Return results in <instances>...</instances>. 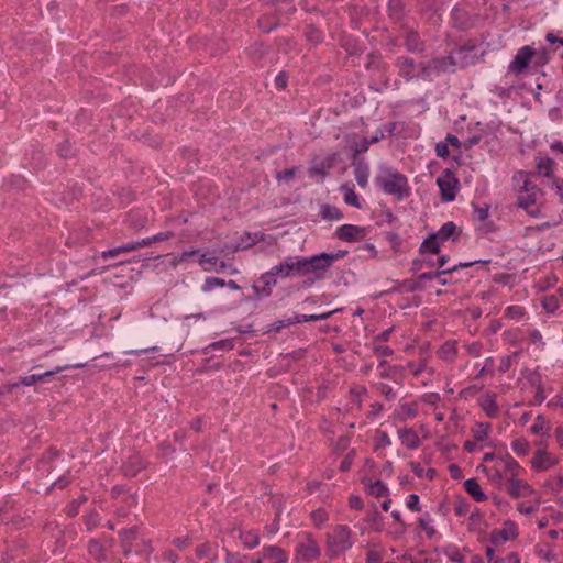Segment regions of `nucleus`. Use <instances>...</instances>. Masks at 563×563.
<instances>
[{
  "mask_svg": "<svg viewBox=\"0 0 563 563\" xmlns=\"http://www.w3.org/2000/svg\"><path fill=\"white\" fill-rule=\"evenodd\" d=\"M311 520L317 528H321L328 521V514L324 509L319 508L310 514Z\"/></svg>",
  "mask_w": 563,
  "mask_h": 563,
  "instance_id": "39",
  "label": "nucleus"
},
{
  "mask_svg": "<svg viewBox=\"0 0 563 563\" xmlns=\"http://www.w3.org/2000/svg\"><path fill=\"white\" fill-rule=\"evenodd\" d=\"M225 282L218 277H207L201 286L203 292H210L218 287H224Z\"/></svg>",
  "mask_w": 563,
  "mask_h": 563,
  "instance_id": "34",
  "label": "nucleus"
},
{
  "mask_svg": "<svg viewBox=\"0 0 563 563\" xmlns=\"http://www.w3.org/2000/svg\"><path fill=\"white\" fill-rule=\"evenodd\" d=\"M539 509V501L537 500L533 505H525V504H518L517 505V510L520 512V514H523V515H530V514H533L536 512L537 510Z\"/></svg>",
  "mask_w": 563,
  "mask_h": 563,
  "instance_id": "44",
  "label": "nucleus"
},
{
  "mask_svg": "<svg viewBox=\"0 0 563 563\" xmlns=\"http://www.w3.org/2000/svg\"><path fill=\"white\" fill-rule=\"evenodd\" d=\"M487 477L488 483L497 489H501L504 481H508V476L515 472H521L519 463L509 454L496 455L494 453H485L483 463L477 467Z\"/></svg>",
  "mask_w": 563,
  "mask_h": 563,
  "instance_id": "1",
  "label": "nucleus"
},
{
  "mask_svg": "<svg viewBox=\"0 0 563 563\" xmlns=\"http://www.w3.org/2000/svg\"><path fill=\"white\" fill-rule=\"evenodd\" d=\"M368 146H369L368 140L364 139L362 141L361 145H358V144L355 145L354 151H355L356 154L364 153V152H366L368 150Z\"/></svg>",
  "mask_w": 563,
  "mask_h": 563,
  "instance_id": "58",
  "label": "nucleus"
},
{
  "mask_svg": "<svg viewBox=\"0 0 563 563\" xmlns=\"http://www.w3.org/2000/svg\"><path fill=\"white\" fill-rule=\"evenodd\" d=\"M530 464L536 472H547L559 464V459L544 448H540L533 453Z\"/></svg>",
  "mask_w": 563,
  "mask_h": 563,
  "instance_id": "9",
  "label": "nucleus"
},
{
  "mask_svg": "<svg viewBox=\"0 0 563 563\" xmlns=\"http://www.w3.org/2000/svg\"><path fill=\"white\" fill-rule=\"evenodd\" d=\"M269 271L276 278L277 277H280V278L290 277L288 258L286 257L284 262L272 267Z\"/></svg>",
  "mask_w": 563,
  "mask_h": 563,
  "instance_id": "36",
  "label": "nucleus"
},
{
  "mask_svg": "<svg viewBox=\"0 0 563 563\" xmlns=\"http://www.w3.org/2000/svg\"><path fill=\"white\" fill-rule=\"evenodd\" d=\"M537 55L536 51L527 45L518 49L515 55L512 62L508 66V71L516 76L522 74L529 66V64L533 60V57Z\"/></svg>",
  "mask_w": 563,
  "mask_h": 563,
  "instance_id": "8",
  "label": "nucleus"
},
{
  "mask_svg": "<svg viewBox=\"0 0 563 563\" xmlns=\"http://www.w3.org/2000/svg\"><path fill=\"white\" fill-rule=\"evenodd\" d=\"M332 312L321 313V314H297L294 317L296 323L309 322V321H320L328 319Z\"/></svg>",
  "mask_w": 563,
  "mask_h": 563,
  "instance_id": "38",
  "label": "nucleus"
},
{
  "mask_svg": "<svg viewBox=\"0 0 563 563\" xmlns=\"http://www.w3.org/2000/svg\"><path fill=\"white\" fill-rule=\"evenodd\" d=\"M297 168H287L283 172H278L276 177L278 181H285L288 183L295 175Z\"/></svg>",
  "mask_w": 563,
  "mask_h": 563,
  "instance_id": "47",
  "label": "nucleus"
},
{
  "mask_svg": "<svg viewBox=\"0 0 563 563\" xmlns=\"http://www.w3.org/2000/svg\"><path fill=\"white\" fill-rule=\"evenodd\" d=\"M454 65L455 62L451 56L441 59H433L429 66L421 68V75L427 77L431 70L445 71Z\"/></svg>",
  "mask_w": 563,
  "mask_h": 563,
  "instance_id": "19",
  "label": "nucleus"
},
{
  "mask_svg": "<svg viewBox=\"0 0 563 563\" xmlns=\"http://www.w3.org/2000/svg\"><path fill=\"white\" fill-rule=\"evenodd\" d=\"M377 439H378L379 445L388 446L391 444L389 437L385 432H379L377 435Z\"/></svg>",
  "mask_w": 563,
  "mask_h": 563,
  "instance_id": "57",
  "label": "nucleus"
},
{
  "mask_svg": "<svg viewBox=\"0 0 563 563\" xmlns=\"http://www.w3.org/2000/svg\"><path fill=\"white\" fill-rule=\"evenodd\" d=\"M367 229L360 225L343 224L335 230V236L346 242H357L367 234Z\"/></svg>",
  "mask_w": 563,
  "mask_h": 563,
  "instance_id": "13",
  "label": "nucleus"
},
{
  "mask_svg": "<svg viewBox=\"0 0 563 563\" xmlns=\"http://www.w3.org/2000/svg\"><path fill=\"white\" fill-rule=\"evenodd\" d=\"M240 539L245 548L247 549H254L260 544V537L258 534L253 531H243L240 533Z\"/></svg>",
  "mask_w": 563,
  "mask_h": 563,
  "instance_id": "28",
  "label": "nucleus"
},
{
  "mask_svg": "<svg viewBox=\"0 0 563 563\" xmlns=\"http://www.w3.org/2000/svg\"><path fill=\"white\" fill-rule=\"evenodd\" d=\"M530 431L536 435L549 437L550 431H551V426H550L549 421H547L543 416H538L534 419L533 424L530 428Z\"/></svg>",
  "mask_w": 563,
  "mask_h": 563,
  "instance_id": "24",
  "label": "nucleus"
},
{
  "mask_svg": "<svg viewBox=\"0 0 563 563\" xmlns=\"http://www.w3.org/2000/svg\"><path fill=\"white\" fill-rule=\"evenodd\" d=\"M455 231H456V225L449 221V222H445L439 230L437 233H434L437 235V238H439L442 242L444 241H448L450 238H453L454 234H455Z\"/></svg>",
  "mask_w": 563,
  "mask_h": 563,
  "instance_id": "31",
  "label": "nucleus"
},
{
  "mask_svg": "<svg viewBox=\"0 0 563 563\" xmlns=\"http://www.w3.org/2000/svg\"><path fill=\"white\" fill-rule=\"evenodd\" d=\"M349 505L351 508L356 509V510H361L364 506L361 497L355 496V495L350 496Z\"/></svg>",
  "mask_w": 563,
  "mask_h": 563,
  "instance_id": "51",
  "label": "nucleus"
},
{
  "mask_svg": "<svg viewBox=\"0 0 563 563\" xmlns=\"http://www.w3.org/2000/svg\"><path fill=\"white\" fill-rule=\"evenodd\" d=\"M70 368V366L66 365V366H57L55 367L54 369L52 371H47L45 373H42V374H33V375H29V376H24L21 378L20 380V385H23V386H32L38 382H42L44 380L45 378L47 377H51L55 374H58L65 369H68ZM19 384H14L13 387H18Z\"/></svg>",
  "mask_w": 563,
  "mask_h": 563,
  "instance_id": "16",
  "label": "nucleus"
},
{
  "mask_svg": "<svg viewBox=\"0 0 563 563\" xmlns=\"http://www.w3.org/2000/svg\"><path fill=\"white\" fill-rule=\"evenodd\" d=\"M346 255V251H338L331 253H320L306 257V267L308 276H313L314 279H321L324 277L328 269L332 264L343 258Z\"/></svg>",
  "mask_w": 563,
  "mask_h": 563,
  "instance_id": "5",
  "label": "nucleus"
},
{
  "mask_svg": "<svg viewBox=\"0 0 563 563\" xmlns=\"http://www.w3.org/2000/svg\"><path fill=\"white\" fill-rule=\"evenodd\" d=\"M367 492L372 496L384 497L388 494V488L383 482L376 481L367 486Z\"/></svg>",
  "mask_w": 563,
  "mask_h": 563,
  "instance_id": "33",
  "label": "nucleus"
},
{
  "mask_svg": "<svg viewBox=\"0 0 563 563\" xmlns=\"http://www.w3.org/2000/svg\"><path fill=\"white\" fill-rule=\"evenodd\" d=\"M406 506L411 511H420V499L417 494H410L406 500Z\"/></svg>",
  "mask_w": 563,
  "mask_h": 563,
  "instance_id": "41",
  "label": "nucleus"
},
{
  "mask_svg": "<svg viewBox=\"0 0 563 563\" xmlns=\"http://www.w3.org/2000/svg\"><path fill=\"white\" fill-rule=\"evenodd\" d=\"M277 283L276 277L272 274L271 271L264 273L257 284L253 285V289L256 292L257 296L264 295L269 296L272 292L273 286H275Z\"/></svg>",
  "mask_w": 563,
  "mask_h": 563,
  "instance_id": "15",
  "label": "nucleus"
},
{
  "mask_svg": "<svg viewBox=\"0 0 563 563\" xmlns=\"http://www.w3.org/2000/svg\"><path fill=\"white\" fill-rule=\"evenodd\" d=\"M489 430H490L489 423H483V422L477 423L475 429L473 430L474 439L478 442L486 440L488 438Z\"/></svg>",
  "mask_w": 563,
  "mask_h": 563,
  "instance_id": "37",
  "label": "nucleus"
},
{
  "mask_svg": "<svg viewBox=\"0 0 563 563\" xmlns=\"http://www.w3.org/2000/svg\"><path fill=\"white\" fill-rule=\"evenodd\" d=\"M375 180L384 192L398 200H402L411 192L407 177L391 167H382Z\"/></svg>",
  "mask_w": 563,
  "mask_h": 563,
  "instance_id": "2",
  "label": "nucleus"
},
{
  "mask_svg": "<svg viewBox=\"0 0 563 563\" xmlns=\"http://www.w3.org/2000/svg\"><path fill=\"white\" fill-rule=\"evenodd\" d=\"M506 563H521L520 558L516 553H510L505 559Z\"/></svg>",
  "mask_w": 563,
  "mask_h": 563,
  "instance_id": "63",
  "label": "nucleus"
},
{
  "mask_svg": "<svg viewBox=\"0 0 563 563\" xmlns=\"http://www.w3.org/2000/svg\"><path fill=\"white\" fill-rule=\"evenodd\" d=\"M435 153L439 157L446 158L450 154L448 143H438L435 145Z\"/></svg>",
  "mask_w": 563,
  "mask_h": 563,
  "instance_id": "50",
  "label": "nucleus"
},
{
  "mask_svg": "<svg viewBox=\"0 0 563 563\" xmlns=\"http://www.w3.org/2000/svg\"><path fill=\"white\" fill-rule=\"evenodd\" d=\"M443 243L435 234H431L427 238L420 246L421 252H430L433 254L439 253L440 244Z\"/></svg>",
  "mask_w": 563,
  "mask_h": 563,
  "instance_id": "27",
  "label": "nucleus"
},
{
  "mask_svg": "<svg viewBox=\"0 0 563 563\" xmlns=\"http://www.w3.org/2000/svg\"><path fill=\"white\" fill-rule=\"evenodd\" d=\"M322 216H323V218L329 219V220H340L343 217L340 209H338L334 206H329V205H327L322 208Z\"/></svg>",
  "mask_w": 563,
  "mask_h": 563,
  "instance_id": "40",
  "label": "nucleus"
},
{
  "mask_svg": "<svg viewBox=\"0 0 563 563\" xmlns=\"http://www.w3.org/2000/svg\"><path fill=\"white\" fill-rule=\"evenodd\" d=\"M418 525L422 531L428 536V538H432L435 534V528L433 526V520L429 514L421 516L418 519Z\"/></svg>",
  "mask_w": 563,
  "mask_h": 563,
  "instance_id": "30",
  "label": "nucleus"
},
{
  "mask_svg": "<svg viewBox=\"0 0 563 563\" xmlns=\"http://www.w3.org/2000/svg\"><path fill=\"white\" fill-rule=\"evenodd\" d=\"M275 84L278 88L284 89L286 87V77L284 74H279L275 78Z\"/></svg>",
  "mask_w": 563,
  "mask_h": 563,
  "instance_id": "60",
  "label": "nucleus"
},
{
  "mask_svg": "<svg viewBox=\"0 0 563 563\" xmlns=\"http://www.w3.org/2000/svg\"><path fill=\"white\" fill-rule=\"evenodd\" d=\"M518 537V526L512 520H506L501 528L492 532V540L495 544L512 541Z\"/></svg>",
  "mask_w": 563,
  "mask_h": 563,
  "instance_id": "12",
  "label": "nucleus"
},
{
  "mask_svg": "<svg viewBox=\"0 0 563 563\" xmlns=\"http://www.w3.org/2000/svg\"><path fill=\"white\" fill-rule=\"evenodd\" d=\"M398 437L402 445L410 450H416L420 446V439L413 429L405 428L398 430Z\"/></svg>",
  "mask_w": 563,
  "mask_h": 563,
  "instance_id": "18",
  "label": "nucleus"
},
{
  "mask_svg": "<svg viewBox=\"0 0 563 563\" xmlns=\"http://www.w3.org/2000/svg\"><path fill=\"white\" fill-rule=\"evenodd\" d=\"M132 246H135V251L136 250H140L142 247H146L148 245H151L153 243V240H152V236L151 238H147V239H142L140 241H136V242H130Z\"/></svg>",
  "mask_w": 563,
  "mask_h": 563,
  "instance_id": "54",
  "label": "nucleus"
},
{
  "mask_svg": "<svg viewBox=\"0 0 563 563\" xmlns=\"http://www.w3.org/2000/svg\"><path fill=\"white\" fill-rule=\"evenodd\" d=\"M470 510V505L465 500H457L454 505V511L457 516H465Z\"/></svg>",
  "mask_w": 563,
  "mask_h": 563,
  "instance_id": "48",
  "label": "nucleus"
},
{
  "mask_svg": "<svg viewBox=\"0 0 563 563\" xmlns=\"http://www.w3.org/2000/svg\"><path fill=\"white\" fill-rule=\"evenodd\" d=\"M543 308L549 312H554L559 308L558 299L553 296L545 297L542 300Z\"/></svg>",
  "mask_w": 563,
  "mask_h": 563,
  "instance_id": "42",
  "label": "nucleus"
},
{
  "mask_svg": "<svg viewBox=\"0 0 563 563\" xmlns=\"http://www.w3.org/2000/svg\"><path fill=\"white\" fill-rule=\"evenodd\" d=\"M225 563H244V558L239 553H228L225 558Z\"/></svg>",
  "mask_w": 563,
  "mask_h": 563,
  "instance_id": "53",
  "label": "nucleus"
},
{
  "mask_svg": "<svg viewBox=\"0 0 563 563\" xmlns=\"http://www.w3.org/2000/svg\"><path fill=\"white\" fill-rule=\"evenodd\" d=\"M391 516H393V518H395L399 522V531H398V533L399 534L405 533L406 527H405V523L401 521L400 512L398 510H395V511L391 512Z\"/></svg>",
  "mask_w": 563,
  "mask_h": 563,
  "instance_id": "56",
  "label": "nucleus"
},
{
  "mask_svg": "<svg viewBox=\"0 0 563 563\" xmlns=\"http://www.w3.org/2000/svg\"><path fill=\"white\" fill-rule=\"evenodd\" d=\"M545 40L551 44L559 43L561 46H563V36L559 37L553 33H548Z\"/></svg>",
  "mask_w": 563,
  "mask_h": 563,
  "instance_id": "59",
  "label": "nucleus"
},
{
  "mask_svg": "<svg viewBox=\"0 0 563 563\" xmlns=\"http://www.w3.org/2000/svg\"><path fill=\"white\" fill-rule=\"evenodd\" d=\"M199 265L205 272L221 273L229 269L231 274H238V269L235 267L221 261L214 252L202 253L199 258Z\"/></svg>",
  "mask_w": 563,
  "mask_h": 563,
  "instance_id": "10",
  "label": "nucleus"
},
{
  "mask_svg": "<svg viewBox=\"0 0 563 563\" xmlns=\"http://www.w3.org/2000/svg\"><path fill=\"white\" fill-rule=\"evenodd\" d=\"M174 235L173 232H161L152 236L153 242H161L170 239Z\"/></svg>",
  "mask_w": 563,
  "mask_h": 563,
  "instance_id": "55",
  "label": "nucleus"
},
{
  "mask_svg": "<svg viewBox=\"0 0 563 563\" xmlns=\"http://www.w3.org/2000/svg\"><path fill=\"white\" fill-rule=\"evenodd\" d=\"M340 191L343 195V199H344L345 203H347L354 208H357V209L362 208L358 196L356 195V192L354 191V189L351 185H349V184L342 185L340 187Z\"/></svg>",
  "mask_w": 563,
  "mask_h": 563,
  "instance_id": "23",
  "label": "nucleus"
},
{
  "mask_svg": "<svg viewBox=\"0 0 563 563\" xmlns=\"http://www.w3.org/2000/svg\"><path fill=\"white\" fill-rule=\"evenodd\" d=\"M474 263L473 262H468V263H460L459 265H455L451 268H446V269H442L441 272H435V273H423L421 275V278L422 279H431V278H439L441 275H444L446 273H451V272H454L456 271L459 267H468V266H472Z\"/></svg>",
  "mask_w": 563,
  "mask_h": 563,
  "instance_id": "35",
  "label": "nucleus"
},
{
  "mask_svg": "<svg viewBox=\"0 0 563 563\" xmlns=\"http://www.w3.org/2000/svg\"><path fill=\"white\" fill-rule=\"evenodd\" d=\"M89 552L97 560H101L103 558L102 548H101L100 543L97 541H91L89 543Z\"/></svg>",
  "mask_w": 563,
  "mask_h": 563,
  "instance_id": "46",
  "label": "nucleus"
},
{
  "mask_svg": "<svg viewBox=\"0 0 563 563\" xmlns=\"http://www.w3.org/2000/svg\"><path fill=\"white\" fill-rule=\"evenodd\" d=\"M353 545L352 531L347 526H335L325 536L327 555L335 559L351 549Z\"/></svg>",
  "mask_w": 563,
  "mask_h": 563,
  "instance_id": "4",
  "label": "nucleus"
},
{
  "mask_svg": "<svg viewBox=\"0 0 563 563\" xmlns=\"http://www.w3.org/2000/svg\"><path fill=\"white\" fill-rule=\"evenodd\" d=\"M554 162L549 157H538L537 158V169L538 173L544 177H551L554 172Z\"/></svg>",
  "mask_w": 563,
  "mask_h": 563,
  "instance_id": "26",
  "label": "nucleus"
},
{
  "mask_svg": "<svg viewBox=\"0 0 563 563\" xmlns=\"http://www.w3.org/2000/svg\"><path fill=\"white\" fill-rule=\"evenodd\" d=\"M399 74L402 76L406 80H410L415 75V63L412 59L401 57L397 62Z\"/></svg>",
  "mask_w": 563,
  "mask_h": 563,
  "instance_id": "25",
  "label": "nucleus"
},
{
  "mask_svg": "<svg viewBox=\"0 0 563 563\" xmlns=\"http://www.w3.org/2000/svg\"><path fill=\"white\" fill-rule=\"evenodd\" d=\"M555 439H556L558 444L561 448H563V429L562 428H558L555 430Z\"/></svg>",
  "mask_w": 563,
  "mask_h": 563,
  "instance_id": "64",
  "label": "nucleus"
},
{
  "mask_svg": "<svg viewBox=\"0 0 563 563\" xmlns=\"http://www.w3.org/2000/svg\"><path fill=\"white\" fill-rule=\"evenodd\" d=\"M288 264H289V273L290 277L298 276H308L307 274V267H306V257L301 256H288Z\"/></svg>",
  "mask_w": 563,
  "mask_h": 563,
  "instance_id": "22",
  "label": "nucleus"
},
{
  "mask_svg": "<svg viewBox=\"0 0 563 563\" xmlns=\"http://www.w3.org/2000/svg\"><path fill=\"white\" fill-rule=\"evenodd\" d=\"M321 555V549L317 542V540L310 534H302L295 550V561L299 563H310L316 561Z\"/></svg>",
  "mask_w": 563,
  "mask_h": 563,
  "instance_id": "6",
  "label": "nucleus"
},
{
  "mask_svg": "<svg viewBox=\"0 0 563 563\" xmlns=\"http://www.w3.org/2000/svg\"><path fill=\"white\" fill-rule=\"evenodd\" d=\"M464 488L467 494L477 503H482L487 499V495L484 493L476 478L466 479L464 482Z\"/></svg>",
  "mask_w": 563,
  "mask_h": 563,
  "instance_id": "20",
  "label": "nucleus"
},
{
  "mask_svg": "<svg viewBox=\"0 0 563 563\" xmlns=\"http://www.w3.org/2000/svg\"><path fill=\"white\" fill-rule=\"evenodd\" d=\"M478 405L483 409V411L490 418L496 417L498 415V405L496 402L495 394L490 391L484 393L478 398Z\"/></svg>",
  "mask_w": 563,
  "mask_h": 563,
  "instance_id": "17",
  "label": "nucleus"
},
{
  "mask_svg": "<svg viewBox=\"0 0 563 563\" xmlns=\"http://www.w3.org/2000/svg\"><path fill=\"white\" fill-rule=\"evenodd\" d=\"M263 558L269 563H287V552L277 545H265L262 548Z\"/></svg>",
  "mask_w": 563,
  "mask_h": 563,
  "instance_id": "14",
  "label": "nucleus"
},
{
  "mask_svg": "<svg viewBox=\"0 0 563 563\" xmlns=\"http://www.w3.org/2000/svg\"><path fill=\"white\" fill-rule=\"evenodd\" d=\"M521 472H515L508 476L507 492L514 498L527 497L534 494V489L528 482L519 478Z\"/></svg>",
  "mask_w": 563,
  "mask_h": 563,
  "instance_id": "11",
  "label": "nucleus"
},
{
  "mask_svg": "<svg viewBox=\"0 0 563 563\" xmlns=\"http://www.w3.org/2000/svg\"><path fill=\"white\" fill-rule=\"evenodd\" d=\"M134 251H135V246H132L131 243H126V244L120 245L118 247H114V249H111L108 251H103L101 253V257L103 260H109V258L119 256L122 253H130V252H134Z\"/></svg>",
  "mask_w": 563,
  "mask_h": 563,
  "instance_id": "29",
  "label": "nucleus"
},
{
  "mask_svg": "<svg viewBox=\"0 0 563 563\" xmlns=\"http://www.w3.org/2000/svg\"><path fill=\"white\" fill-rule=\"evenodd\" d=\"M296 321L294 320V318H288V319H283V320H278L276 322H274L271 327V331H275V332H278L280 331L283 328H286V327H289L291 324H295Z\"/></svg>",
  "mask_w": 563,
  "mask_h": 563,
  "instance_id": "45",
  "label": "nucleus"
},
{
  "mask_svg": "<svg viewBox=\"0 0 563 563\" xmlns=\"http://www.w3.org/2000/svg\"><path fill=\"white\" fill-rule=\"evenodd\" d=\"M511 449L518 456H526L530 451V444L526 439L517 438L511 442Z\"/></svg>",
  "mask_w": 563,
  "mask_h": 563,
  "instance_id": "32",
  "label": "nucleus"
},
{
  "mask_svg": "<svg viewBox=\"0 0 563 563\" xmlns=\"http://www.w3.org/2000/svg\"><path fill=\"white\" fill-rule=\"evenodd\" d=\"M437 185L443 202L453 201L460 190V181L450 169L442 172L437 178Z\"/></svg>",
  "mask_w": 563,
  "mask_h": 563,
  "instance_id": "7",
  "label": "nucleus"
},
{
  "mask_svg": "<svg viewBox=\"0 0 563 563\" xmlns=\"http://www.w3.org/2000/svg\"><path fill=\"white\" fill-rule=\"evenodd\" d=\"M406 46L410 51H419L421 48V44L419 43L418 36L413 33L408 34L406 38Z\"/></svg>",
  "mask_w": 563,
  "mask_h": 563,
  "instance_id": "43",
  "label": "nucleus"
},
{
  "mask_svg": "<svg viewBox=\"0 0 563 563\" xmlns=\"http://www.w3.org/2000/svg\"><path fill=\"white\" fill-rule=\"evenodd\" d=\"M450 474L453 478H459L461 476V470L457 465L451 464L449 466Z\"/></svg>",
  "mask_w": 563,
  "mask_h": 563,
  "instance_id": "61",
  "label": "nucleus"
},
{
  "mask_svg": "<svg viewBox=\"0 0 563 563\" xmlns=\"http://www.w3.org/2000/svg\"><path fill=\"white\" fill-rule=\"evenodd\" d=\"M353 174L357 185L361 188H366L368 184L369 177V167L364 162H355L353 163Z\"/></svg>",
  "mask_w": 563,
  "mask_h": 563,
  "instance_id": "21",
  "label": "nucleus"
},
{
  "mask_svg": "<svg viewBox=\"0 0 563 563\" xmlns=\"http://www.w3.org/2000/svg\"><path fill=\"white\" fill-rule=\"evenodd\" d=\"M516 178L522 181L517 199L518 207L523 209L530 217L538 218L541 213L538 202L542 196V191L529 180L526 173H517Z\"/></svg>",
  "mask_w": 563,
  "mask_h": 563,
  "instance_id": "3",
  "label": "nucleus"
},
{
  "mask_svg": "<svg viewBox=\"0 0 563 563\" xmlns=\"http://www.w3.org/2000/svg\"><path fill=\"white\" fill-rule=\"evenodd\" d=\"M536 53L537 55L533 57L536 64L543 65L548 62L547 51L544 48L536 51Z\"/></svg>",
  "mask_w": 563,
  "mask_h": 563,
  "instance_id": "52",
  "label": "nucleus"
},
{
  "mask_svg": "<svg viewBox=\"0 0 563 563\" xmlns=\"http://www.w3.org/2000/svg\"><path fill=\"white\" fill-rule=\"evenodd\" d=\"M174 544L179 549H184L189 544V540L187 538H178L174 540Z\"/></svg>",
  "mask_w": 563,
  "mask_h": 563,
  "instance_id": "62",
  "label": "nucleus"
},
{
  "mask_svg": "<svg viewBox=\"0 0 563 563\" xmlns=\"http://www.w3.org/2000/svg\"><path fill=\"white\" fill-rule=\"evenodd\" d=\"M506 314L512 319L520 318L523 316V309L519 306H511L506 309Z\"/></svg>",
  "mask_w": 563,
  "mask_h": 563,
  "instance_id": "49",
  "label": "nucleus"
}]
</instances>
